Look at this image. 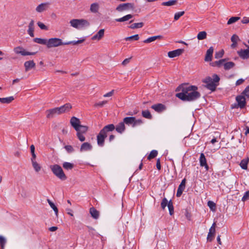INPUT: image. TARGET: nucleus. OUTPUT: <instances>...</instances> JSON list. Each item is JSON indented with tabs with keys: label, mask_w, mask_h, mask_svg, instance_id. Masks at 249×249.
<instances>
[{
	"label": "nucleus",
	"mask_w": 249,
	"mask_h": 249,
	"mask_svg": "<svg viewBox=\"0 0 249 249\" xmlns=\"http://www.w3.org/2000/svg\"><path fill=\"white\" fill-rule=\"evenodd\" d=\"M197 87L196 86H188L183 84L179 85L176 90L181 91L177 93L176 96L183 101L193 102L199 99L200 93L197 91Z\"/></svg>",
	"instance_id": "nucleus-1"
},
{
	"label": "nucleus",
	"mask_w": 249,
	"mask_h": 249,
	"mask_svg": "<svg viewBox=\"0 0 249 249\" xmlns=\"http://www.w3.org/2000/svg\"><path fill=\"white\" fill-rule=\"evenodd\" d=\"M72 108L70 103H66L60 107L48 109L46 111V117L48 119L52 118L56 115L69 112Z\"/></svg>",
	"instance_id": "nucleus-2"
},
{
	"label": "nucleus",
	"mask_w": 249,
	"mask_h": 249,
	"mask_svg": "<svg viewBox=\"0 0 249 249\" xmlns=\"http://www.w3.org/2000/svg\"><path fill=\"white\" fill-rule=\"evenodd\" d=\"M85 41V39L78 40L77 41H71L64 42L58 38H51L48 40L47 48L56 47L61 45L72 44L73 45L81 43Z\"/></svg>",
	"instance_id": "nucleus-3"
},
{
	"label": "nucleus",
	"mask_w": 249,
	"mask_h": 249,
	"mask_svg": "<svg viewBox=\"0 0 249 249\" xmlns=\"http://www.w3.org/2000/svg\"><path fill=\"white\" fill-rule=\"evenodd\" d=\"M114 129L115 125L113 124H109L105 126L97 136V144L100 146H103L105 143V140L107 137V133L112 131Z\"/></svg>",
	"instance_id": "nucleus-4"
},
{
	"label": "nucleus",
	"mask_w": 249,
	"mask_h": 249,
	"mask_svg": "<svg viewBox=\"0 0 249 249\" xmlns=\"http://www.w3.org/2000/svg\"><path fill=\"white\" fill-rule=\"evenodd\" d=\"M220 78L216 74H213L212 77L208 76L203 80L202 82L206 84L205 87L212 91L215 90L216 87L219 85Z\"/></svg>",
	"instance_id": "nucleus-5"
},
{
	"label": "nucleus",
	"mask_w": 249,
	"mask_h": 249,
	"mask_svg": "<svg viewBox=\"0 0 249 249\" xmlns=\"http://www.w3.org/2000/svg\"><path fill=\"white\" fill-rule=\"evenodd\" d=\"M70 123L77 132L85 134L88 130V126L81 125L80 120L76 117L73 116L71 118Z\"/></svg>",
	"instance_id": "nucleus-6"
},
{
	"label": "nucleus",
	"mask_w": 249,
	"mask_h": 249,
	"mask_svg": "<svg viewBox=\"0 0 249 249\" xmlns=\"http://www.w3.org/2000/svg\"><path fill=\"white\" fill-rule=\"evenodd\" d=\"M53 173L61 180H65L67 178L62 167L58 164L51 165L50 166Z\"/></svg>",
	"instance_id": "nucleus-7"
},
{
	"label": "nucleus",
	"mask_w": 249,
	"mask_h": 249,
	"mask_svg": "<svg viewBox=\"0 0 249 249\" xmlns=\"http://www.w3.org/2000/svg\"><path fill=\"white\" fill-rule=\"evenodd\" d=\"M123 122L126 125L134 127L140 123V119H136L134 117H127L124 118Z\"/></svg>",
	"instance_id": "nucleus-8"
},
{
	"label": "nucleus",
	"mask_w": 249,
	"mask_h": 249,
	"mask_svg": "<svg viewBox=\"0 0 249 249\" xmlns=\"http://www.w3.org/2000/svg\"><path fill=\"white\" fill-rule=\"evenodd\" d=\"M134 4L131 3H124L119 4L116 8V10L120 12L129 10H133Z\"/></svg>",
	"instance_id": "nucleus-9"
},
{
	"label": "nucleus",
	"mask_w": 249,
	"mask_h": 249,
	"mask_svg": "<svg viewBox=\"0 0 249 249\" xmlns=\"http://www.w3.org/2000/svg\"><path fill=\"white\" fill-rule=\"evenodd\" d=\"M14 51L16 54H20L23 56L25 55H33L36 53L37 52H29L26 51L22 47L18 46L14 48Z\"/></svg>",
	"instance_id": "nucleus-10"
},
{
	"label": "nucleus",
	"mask_w": 249,
	"mask_h": 249,
	"mask_svg": "<svg viewBox=\"0 0 249 249\" xmlns=\"http://www.w3.org/2000/svg\"><path fill=\"white\" fill-rule=\"evenodd\" d=\"M247 47L246 49H241L237 51V53L239 56L242 59H247L249 58V46L245 44Z\"/></svg>",
	"instance_id": "nucleus-11"
},
{
	"label": "nucleus",
	"mask_w": 249,
	"mask_h": 249,
	"mask_svg": "<svg viewBox=\"0 0 249 249\" xmlns=\"http://www.w3.org/2000/svg\"><path fill=\"white\" fill-rule=\"evenodd\" d=\"M215 223L214 222L209 229V231L207 238L208 241L211 242L214 237L215 233Z\"/></svg>",
	"instance_id": "nucleus-12"
},
{
	"label": "nucleus",
	"mask_w": 249,
	"mask_h": 249,
	"mask_svg": "<svg viewBox=\"0 0 249 249\" xmlns=\"http://www.w3.org/2000/svg\"><path fill=\"white\" fill-rule=\"evenodd\" d=\"M184 50L183 49H178L168 53V56L170 58H174L181 55Z\"/></svg>",
	"instance_id": "nucleus-13"
},
{
	"label": "nucleus",
	"mask_w": 249,
	"mask_h": 249,
	"mask_svg": "<svg viewBox=\"0 0 249 249\" xmlns=\"http://www.w3.org/2000/svg\"><path fill=\"white\" fill-rule=\"evenodd\" d=\"M151 108L159 113L161 112L166 109L165 106L160 103L152 105Z\"/></svg>",
	"instance_id": "nucleus-14"
},
{
	"label": "nucleus",
	"mask_w": 249,
	"mask_h": 249,
	"mask_svg": "<svg viewBox=\"0 0 249 249\" xmlns=\"http://www.w3.org/2000/svg\"><path fill=\"white\" fill-rule=\"evenodd\" d=\"M236 100L238 103V106L243 108L246 106V99L244 96L242 95H238L236 97Z\"/></svg>",
	"instance_id": "nucleus-15"
},
{
	"label": "nucleus",
	"mask_w": 249,
	"mask_h": 249,
	"mask_svg": "<svg viewBox=\"0 0 249 249\" xmlns=\"http://www.w3.org/2000/svg\"><path fill=\"white\" fill-rule=\"evenodd\" d=\"M25 71H28L32 69H34L36 67V63L33 60H29L26 61L24 64Z\"/></svg>",
	"instance_id": "nucleus-16"
},
{
	"label": "nucleus",
	"mask_w": 249,
	"mask_h": 249,
	"mask_svg": "<svg viewBox=\"0 0 249 249\" xmlns=\"http://www.w3.org/2000/svg\"><path fill=\"white\" fill-rule=\"evenodd\" d=\"M213 52V47H210L209 49L207 50L204 59L205 61L209 62L212 60Z\"/></svg>",
	"instance_id": "nucleus-17"
},
{
	"label": "nucleus",
	"mask_w": 249,
	"mask_h": 249,
	"mask_svg": "<svg viewBox=\"0 0 249 249\" xmlns=\"http://www.w3.org/2000/svg\"><path fill=\"white\" fill-rule=\"evenodd\" d=\"M105 30L104 29H100L96 34L92 36L91 39L93 40H100L104 36Z\"/></svg>",
	"instance_id": "nucleus-18"
},
{
	"label": "nucleus",
	"mask_w": 249,
	"mask_h": 249,
	"mask_svg": "<svg viewBox=\"0 0 249 249\" xmlns=\"http://www.w3.org/2000/svg\"><path fill=\"white\" fill-rule=\"evenodd\" d=\"M49 4V3H41L36 7V10L37 12L41 13L47 10Z\"/></svg>",
	"instance_id": "nucleus-19"
},
{
	"label": "nucleus",
	"mask_w": 249,
	"mask_h": 249,
	"mask_svg": "<svg viewBox=\"0 0 249 249\" xmlns=\"http://www.w3.org/2000/svg\"><path fill=\"white\" fill-rule=\"evenodd\" d=\"M115 129L117 132L121 134L124 132L125 130V126L124 122L119 123L116 127L115 126Z\"/></svg>",
	"instance_id": "nucleus-20"
},
{
	"label": "nucleus",
	"mask_w": 249,
	"mask_h": 249,
	"mask_svg": "<svg viewBox=\"0 0 249 249\" xmlns=\"http://www.w3.org/2000/svg\"><path fill=\"white\" fill-rule=\"evenodd\" d=\"M28 34L31 37L34 36V21L32 19L28 25V30L27 31Z\"/></svg>",
	"instance_id": "nucleus-21"
},
{
	"label": "nucleus",
	"mask_w": 249,
	"mask_h": 249,
	"mask_svg": "<svg viewBox=\"0 0 249 249\" xmlns=\"http://www.w3.org/2000/svg\"><path fill=\"white\" fill-rule=\"evenodd\" d=\"M92 148V145L89 142H86L82 144L80 147V151H86L91 150Z\"/></svg>",
	"instance_id": "nucleus-22"
},
{
	"label": "nucleus",
	"mask_w": 249,
	"mask_h": 249,
	"mask_svg": "<svg viewBox=\"0 0 249 249\" xmlns=\"http://www.w3.org/2000/svg\"><path fill=\"white\" fill-rule=\"evenodd\" d=\"M89 213L91 216L94 219H98L99 216V212L94 207H91L89 209Z\"/></svg>",
	"instance_id": "nucleus-23"
},
{
	"label": "nucleus",
	"mask_w": 249,
	"mask_h": 249,
	"mask_svg": "<svg viewBox=\"0 0 249 249\" xmlns=\"http://www.w3.org/2000/svg\"><path fill=\"white\" fill-rule=\"evenodd\" d=\"M249 162V158L247 157L246 159H243L240 163V166L242 169L247 170L248 164Z\"/></svg>",
	"instance_id": "nucleus-24"
},
{
	"label": "nucleus",
	"mask_w": 249,
	"mask_h": 249,
	"mask_svg": "<svg viewBox=\"0 0 249 249\" xmlns=\"http://www.w3.org/2000/svg\"><path fill=\"white\" fill-rule=\"evenodd\" d=\"M224 69L226 71L229 70L235 66V63L233 62H225L223 64Z\"/></svg>",
	"instance_id": "nucleus-25"
},
{
	"label": "nucleus",
	"mask_w": 249,
	"mask_h": 249,
	"mask_svg": "<svg viewBox=\"0 0 249 249\" xmlns=\"http://www.w3.org/2000/svg\"><path fill=\"white\" fill-rule=\"evenodd\" d=\"M14 100L13 96L6 98H0V102L2 104H9Z\"/></svg>",
	"instance_id": "nucleus-26"
},
{
	"label": "nucleus",
	"mask_w": 249,
	"mask_h": 249,
	"mask_svg": "<svg viewBox=\"0 0 249 249\" xmlns=\"http://www.w3.org/2000/svg\"><path fill=\"white\" fill-rule=\"evenodd\" d=\"M33 40L36 43H38L40 44L46 45L47 46L48 40L46 39L36 37V38H35L33 39Z\"/></svg>",
	"instance_id": "nucleus-27"
},
{
	"label": "nucleus",
	"mask_w": 249,
	"mask_h": 249,
	"mask_svg": "<svg viewBox=\"0 0 249 249\" xmlns=\"http://www.w3.org/2000/svg\"><path fill=\"white\" fill-rule=\"evenodd\" d=\"M99 8V4L97 3H92L90 5V10L92 13H97Z\"/></svg>",
	"instance_id": "nucleus-28"
},
{
	"label": "nucleus",
	"mask_w": 249,
	"mask_h": 249,
	"mask_svg": "<svg viewBox=\"0 0 249 249\" xmlns=\"http://www.w3.org/2000/svg\"><path fill=\"white\" fill-rule=\"evenodd\" d=\"M133 16L131 14H128L126 16H124L123 17L120 18H117L116 19V21L117 22H124L127 20H128L129 19L132 18Z\"/></svg>",
	"instance_id": "nucleus-29"
},
{
	"label": "nucleus",
	"mask_w": 249,
	"mask_h": 249,
	"mask_svg": "<svg viewBox=\"0 0 249 249\" xmlns=\"http://www.w3.org/2000/svg\"><path fill=\"white\" fill-rule=\"evenodd\" d=\"M199 163L200 166H203V165L207 164V160L204 153H201L199 157Z\"/></svg>",
	"instance_id": "nucleus-30"
},
{
	"label": "nucleus",
	"mask_w": 249,
	"mask_h": 249,
	"mask_svg": "<svg viewBox=\"0 0 249 249\" xmlns=\"http://www.w3.org/2000/svg\"><path fill=\"white\" fill-rule=\"evenodd\" d=\"M63 167L67 170H71L74 167V164L73 163L68 162H64L63 163Z\"/></svg>",
	"instance_id": "nucleus-31"
},
{
	"label": "nucleus",
	"mask_w": 249,
	"mask_h": 249,
	"mask_svg": "<svg viewBox=\"0 0 249 249\" xmlns=\"http://www.w3.org/2000/svg\"><path fill=\"white\" fill-rule=\"evenodd\" d=\"M162 36H153L148 38L147 39L143 41L144 43H148L155 41L158 38H161Z\"/></svg>",
	"instance_id": "nucleus-32"
},
{
	"label": "nucleus",
	"mask_w": 249,
	"mask_h": 249,
	"mask_svg": "<svg viewBox=\"0 0 249 249\" xmlns=\"http://www.w3.org/2000/svg\"><path fill=\"white\" fill-rule=\"evenodd\" d=\"M79 19H73L70 21V23L71 24V25L72 27L75 28H79Z\"/></svg>",
	"instance_id": "nucleus-33"
},
{
	"label": "nucleus",
	"mask_w": 249,
	"mask_h": 249,
	"mask_svg": "<svg viewBox=\"0 0 249 249\" xmlns=\"http://www.w3.org/2000/svg\"><path fill=\"white\" fill-rule=\"evenodd\" d=\"M47 201L49 204L50 207L53 209L56 215L58 216V210L56 206L54 205V204L49 199H47Z\"/></svg>",
	"instance_id": "nucleus-34"
},
{
	"label": "nucleus",
	"mask_w": 249,
	"mask_h": 249,
	"mask_svg": "<svg viewBox=\"0 0 249 249\" xmlns=\"http://www.w3.org/2000/svg\"><path fill=\"white\" fill-rule=\"evenodd\" d=\"M140 38L139 35L138 34L134 35L128 37H126L125 38V40L126 41H133V40H138Z\"/></svg>",
	"instance_id": "nucleus-35"
},
{
	"label": "nucleus",
	"mask_w": 249,
	"mask_h": 249,
	"mask_svg": "<svg viewBox=\"0 0 249 249\" xmlns=\"http://www.w3.org/2000/svg\"><path fill=\"white\" fill-rule=\"evenodd\" d=\"M207 37V33L205 31H201L198 33L197 38L198 40H203Z\"/></svg>",
	"instance_id": "nucleus-36"
},
{
	"label": "nucleus",
	"mask_w": 249,
	"mask_h": 249,
	"mask_svg": "<svg viewBox=\"0 0 249 249\" xmlns=\"http://www.w3.org/2000/svg\"><path fill=\"white\" fill-rule=\"evenodd\" d=\"M32 164L36 172H38L41 170V166L36 161H33Z\"/></svg>",
	"instance_id": "nucleus-37"
},
{
	"label": "nucleus",
	"mask_w": 249,
	"mask_h": 249,
	"mask_svg": "<svg viewBox=\"0 0 249 249\" xmlns=\"http://www.w3.org/2000/svg\"><path fill=\"white\" fill-rule=\"evenodd\" d=\"M79 19V27L81 26V27H84V26H89L90 24L89 23V22L86 20V19Z\"/></svg>",
	"instance_id": "nucleus-38"
},
{
	"label": "nucleus",
	"mask_w": 249,
	"mask_h": 249,
	"mask_svg": "<svg viewBox=\"0 0 249 249\" xmlns=\"http://www.w3.org/2000/svg\"><path fill=\"white\" fill-rule=\"evenodd\" d=\"M142 115L143 117L148 119H151L152 118L150 112L147 110L142 111Z\"/></svg>",
	"instance_id": "nucleus-39"
},
{
	"label": "nucleus",
	"mask_w": 249,
	"mask_h": 249,
	"mask_svg": "<svg viewBox=\"0 0 249 249\" xmlns=\"http://www.w3.org/2000/svg\"><path fill=\"white\" fill-rule=\"evenodd\" d=\"M240 19V18L239 17H232L229 19V20L228 21L227 24L228 25L232 24V23L235 22L236 21H238Z\"/></svg>",
	"instance_id": "nucleus-40"
},
{
	"label": "nucleus",
	"mask_w": 249,
	"mask_h": 249,
	"mask_svg": "<svg viewBox=\"0 0 249 249\" xmlns=\"http://www.w3.org/2000/svg\"><path fill=\"white\" fill-rule=\"evenodd\" d=\"M168 208L169 209V213L171 215H172L174 213V206L171 200L169 201L168 204Z\"/></svg>",
	"instance_id": "nucleus-41"
},
{
	"label": "nucleus",
	"mask_w": 249,
	"mask_h": 249,
	"mask_svg": "<svg viewBox=\"0 0 249 249\" xmlns=\"http://www.w3.org/2000/svg\"><path fill=\"white\" fill-rule=\"evenodd\" d=\"M177 2V0H170L168 1L163 2L162 3V5L164 6H171L175 4Z\"/></svg>",
	"instance_id": "nucleus-42"
},
{
	"label": "nucleus",
	"mask_w": 249,
	"mask_h": 249,
	"mask_svg": "<svg viewBox=\"0 0 249 249\" xmlns=\"http://www.w3.org/2000/svg\"><path fill=\"white\" fill-rule=\"evenodd\" d=\"M158 155V151L156 150H153L151 151L150 154L148 155L147 159L150 160L151 159L155 158Z\"/></svg>",
	"instance_id": "nucleus-43"
},
{
	"label": "nucleus",
	"mask_w": 249,
	"mask_h": 249,
	"mask_svg": "<svg viewBox=\"0 0 249 249\" xmlns=\"http://www.w3.org/2000/svg\"><path fill=\"white\" fill-rule=\"evenodd\" d=\"M6 240L2 235H0V244L1 249H4Z\"/></svg>",
	"instance_id": "nucleus-44"
},
{
	"label": "nucleus",
	"mask_w": 249,
	"mask_h": 249,
	"mask_svg": "<svg viewBox=\"0 0 249 249\" xmlns=\"http://www.w3.org/2000/svg\"><path fill=\"white\" fill-rule=\"evenodd\" d=\"M208 206L209 207L210 209L212 211H215L216 208V205L214 202L212 201H209L208 202Z\"/></svg>",
	"instance_id": "nucleus-45"
},
{
	"label": "nucleus",
	"mask_w": 249,
	"mask_h": 249,
	"mask_svg": "<svg viewBox=\"0 0 249 249\" xmlns=\"http://www.w3.org/2000/svg\"><path fill=\"white\" fill-rule=\"evenodd\" d=\"M184 11H181L176 13L174 15V19L175 20H178L180 17L183 16L184 14Z\"/></svg>",
	"instance_id": "nucleus-46"
},
{
	"label": "nucleus",
	"mask_w": 249,
	"mask_h": 249,
	"mask_svg": "<svg viewBox=\"0 0 249 249\" xmlns=\"http://www.w3.org/2000/svg\"><path fill=\"white\" fill-rule=\"evenodd\" d=\"M168 203H169V202L168 201L167 199L165 197H164L162 199L161 203V208L163 210H164L167 206H168Z\"/></svg>",
	"instance_id": "nucleus-47"
},
{
	"label": "nucleus",
	"mask_w": 249,
	"mask_h": 249,
	"mask_svg": "<svg viewBox=\"0 0 249 249\" xmlns=\"http://www.w3.org/2000/svg\"><path fill=\"white\" fill-rule=\"evenodd\" d=\"M224 52L223 50H222L219 52H216L215 53V55H214L215 58L216 59H218V58L222 57V56L224 55Z\"/></svg>",
	"instance_id": "nucleus-48"
},
{
	"label": "nucleus",
	"mask_w": 249,
	"mask_h": 249,
	"mask_svg": "<svg viewBox=\"0 0 249 249\" xmlns=\"http://www.w3.org/2000/svg\"><path fill=\"white\" fill-rule=\"evenodd\" d=\"M76 136L80 141H81V142L85 141L86 138H85V137L83 135V133H81L80 132H77Z\"/></svg>",
	"instance_id": "nucleus-49"
},
{
	"label": "nucleus",
	"mask_w": 249,
	"mask_h": 249,
	"mask_svg": "<svg viewBox=\"0 0 249 249\" xmlns=\"http://www.w3.org/2000/svg\"><path fill=\"white\" fill-rule=\"evenodd\" d=\"M239 40L238 36L235 34L232 35L231 37V41L232 43H237Z\"/></svg>",
	"instance_id": "nucleus-50"
},
{
	"label": "nucleus",
	"mask_w": 249,
	"mask_h": 249,
	"mask_svg": "<svg viewBox=\"0 0 249 249\" xmlns=\"http://www.w3.org/2000/svg\"><path fill=\"white\" fill-rule=\"evenodd\" d=\"M64 148L68 153H72L74 150L72 146L70 145H66Z\"/></svg>",
	"instance_id": "nucleus-51"
},
{
	"label": "nucleus",
	"mask_w": 249,
	"mask_h": 249,
	"mask_svg": "<svg viewBox=\"0 0 249 249\" xmlns=\"http://www.w3.org/2000/svg\"><path fill=\"white\" fill-rule=\"evenodd\" d=\"M248 199H249V191H248L244 193V195L242 198V201H245Z\"/></svg>",
	"instance_id": "nucleus-52"
},
{
	"label": "nucleus",
	"mask_w": 249,
	"mask_h": 249,
	"mask_svg": "<svg viewBox=\"0 0 249 249\" xmlns=\"http://www.w3.org/2000/svg\"><path fill=\"white\" fill-rule=\"evenodd\" d=\"M37 25L40 27V28L42 30H48V27L47 26H46L45 25H44L43 23L40 22V21H38L37 23Z\"/></svg>",
	"instance_id": "nucleus-53"
},
{
	"label": "nucleus",
	"mask_w": 249,
	"mask_h": 249,
	"mask_svg": "<svg viewBox=\"0 0 249 249\" xmlns=\"http://www.w3.org/2000/svg\"><path fill=\"white\" fill-rule=\"evenodd\" d=\"M186 181L185 178L183 179L178 188L184 190L185 188Z\"/></svg>",
	"instance_id": "nucleus-54"
},
{
	"label": "nucleus",
	"mask_w": 249,
	"mask_h": 249,
	"mask_svg": "<svg viewBox=\"0 0 249 249\" xmlns=\"http://www.w3.org/2000/svg\"><path fill=\"white\" fill-rule=\"evenodd\" d=\"M242 94L249 98V85L243 91Z\"/></svg>",
	"instance_id": "nucleus-55"
},
{
	"label": "nucleus",
	"mask_w": 249,
	"mask_h": 249,
	"mask_svg": "<svg viewBox=\"0 0 249 249\" xmlns=\"http://www.w3.org/2000/svg\"><path fill=\"white\" fill-rule=\"evenodd\" d=\"M107 103V101L105 100L101 102L95 103L94 104V106L95 107H102L104 105L106 104Z\"/></svg>",
	"instance_id": "nucleus-56"
},
{
	"label": "nucleus",
	"mask_w": 249,
	"mask_h": 249,
	"mask_svg": "<svg viewBox=\"0 0 249 249\" xmlns=\"http://www.w3.org/2000/svg\"><path fill=\"white\" fill-rule=\"evenodd\" d=\"M226 59H222L217 61V66L218 67H220L221 66H223V64L226 61Z\"/></svg>",
	"instance_id": "nucleus-57"
},
{
	"label": "nucleus",
	"mask_w": 249,
	"mask_h": 249,
	"mask_svg": "<svg viewBox=\"0 0 249 249\" xmlns=\"http://www.w3.org/2000/svg\"><path fill=\"white\" fill-rule=\"evenodd\" d=\"M129 27L131 29L140 28V22L133 23Z\"/></svg>",
	"instance_id": "nucleus-58"
},
{
	"label": "nucleus",
	"mask_w": 249,
	"mask_h": 249,
	"mask_svg": "<svg viewBox=\"0 0 249 249\" xmlns=\"http://www.w3.org/2000/svg\"><path fill=\"white\" fill-rule=\"evenodd\" d=\"M131 59V57H129V58H126L125 59L122 63V64L123 65V66H125L127 64H128L129 62H130V59Z\"/></svg>",
	"instance_id": "nucleus-59"
},
{
	"label": "nucleus",
	"mask_w": 249,
	"mask_h": 249,
	"mask_svg": "<svg viewBox=\"0 0 249 249\" xmlns=\"http://www.w3.org/2000/svg\"><path fill=\"white\" fill-rule=\"evenodd\" d=\"M183 191L184 190L178 188L176 194L177 196L180 197L181 196Z\"/></svg>",
	"instance_id": "nucleus-60"
},
{
	"label": "nucleus",
	"mask_w": 249,
	"mask_h": 249,
	"mask_svg": "<svg viewBox=\"0 0 249 249\" xmlns=\"http://www.w3.org/2000/svg\"><path fill=\"white\" fill-rule=\"evenodd\" d=\"M241 22L243 24H247L249 23V18L244 17L241 20Z\"/></svg>",
	"instance_id": "nucleus-61"
},
{
	"label": "nucleus",
	"mask_w": 249,
	"mask_h": 249,
	"mask_svg": "<svg viewBox=\"0 0 249 249\" xmlns=\"http://www.w3.org/2000/svg\"><path fill=\"white\" fill-rule=\"evenodd\" d=\"M114 90H112L110 92H109L104 94V97H110V96L113 95V94H114Z\"/></svg>",
	"instance_id": "nucleus-62"
},
{
	"label": "nucleus",
	"mask_w": 249,
	"mask_h": 249,
	"mask_svg": "<svg viewBox=\"0 0 249 249\" xmlns=\"http://www.w3.org/2000/svg\"><path fill=\"white\" fill-rule=\"evenodd\" d=\"M156 167L158 170H160L161 169V165L160 159H158L157 160Z\"/></svg>",
	"instance_id": "nucleus-63"
},
{
	"label": "nucleus",
	"mask_w": 249,
	"mask_h": 249,
	"mask_svg": "<svg viewBox=\"0 0 249 249\" xmlns=\"http://www.w3.org/2000/svg\"><path fill=\"white\" fill-rule=\"evenodd\" d=\"M245 80L244 79H242V78H240L238 80H237L235 83V85L236 86H239L241 84H242L244 82Z\"/></svg>",
	"instance_id": "nucleus-64"
}]
</instances>
